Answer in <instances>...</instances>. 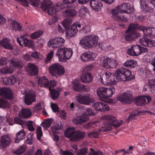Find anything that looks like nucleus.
<instances>
[{
	"mask_svg": "<svg viewBox=\"0 0 155 155\" xmlns=\"http://www.w3.org/2000/svg\"><path fill=\"white\" fill-rule=\"evenodd\" d=\"M115 73L116 76L114 73L106 72L105 74L106 84L104 82L103 78H101L100 80L101 83L104 84H114L117 82L116 80L124 81L134 78V76L132 74L131 71L125 68H119L116 71Z\"/></svg>",
	"mask_w": 155,
	"mask_h": 155,
	"instance_id": "1",
	"label": "nucleus"
},
{
	"mask_svg": "<svg viewBox=\"0 0 155 155\" xmlns=\"http://www.w3.org/2000/svg\"><path fill=\"white\" fill-rule=\"evenodd\" d=\"M104 121L103 123V126H102L101 129L99 130L97 132H89L88 135L90 137H92L94 138L98 137L100 131H107L112 129V127L113 126L116 128L120 126L123 122L122 120H117L115 117L110 115H107L104 117Z\"/></svg>",
	"mask_w": 155,
	"mask_h": 155,
	"instance_id": "2",
	"label": "nucleus"
},
{
	"mask_svg": "<svg viewBox=\"0 0 155 155\" xmlns=\"http://www.w3.org/2000/svg\"><path fill=\"white\" fill-rule=\"evenodd\" d=\"M64 135L70 139L71 141H76L82 140L84 137L83 132L79 130H75L74 127H69L64 132Z\"/></svg>",
	"mask_w": 155,
	"mask_h": 155,
	"instance_id": "3",
	"label": "nucleus"
},
{
	"mask_svg": "<svg viewBox=\"0 0 155 155\" xmlns=\"http://www.w3.org/2000/svg\"><path fill=\"white\" fill-rule=\"evenodd\" d=\"M41 7L42 10L50 15L54 14L56 12L58 11L59 8L58 4L54 5L53 2L51 0H44L41 4Z\"/></svg>",
	"mask_w": 155,
	"mask_h": 155,
	"instance_id": "4",
	"label": "nucleus"
},
{
	"mask_svg": "<svg viewBox=\"0 0 155 155\" xmlns=\"http://www.w3.org/2000/svg\"><path fill=\"white\" fill-rule=\"evenodd\" d=\"M115 89L111 86L109 88L101 87L97 90V94L102 101H104L105 99L111 97L114 92Z\"/></svg>",
	"mask_w": 155,
	"mask_h": 155,
	"instance_id": "5",
	"label": "nucleus"
},
{
	"mask_svg": "<svg viewBox=\"0 0 155 155\" xmlns=\"http://www.w3.org/2000/svg\"><path fill=\"white\" fill-rule=\"evenodd\" d=\"M73 53L72 49L71 48H60L57 51L56 55L58 57L59 61L62 62L70 59Z\"/></svg>",
	"mask_w": 155,
	"mask_h": 155,
	"instance_id": "6",
	"label": "nucleus"
},
{
	"mask_svg": "<svg viewBox=\"0 0 155 155\" xmlns=\"http://www.w3.org/2000/svg\"><path fill=\"white\" fill-rule=\"evenodd\" d=\"M97 39H81L80 44L81 46L85 49H88L93 46L96 49L102 47V43L98 42Z\"/></svg>",
	"mask_w": 155,
	"mask_h": 155,
	"instance_id": "7",
	"label": "nucleus"
},
{
	"mask_svg": "<svg viewBox=\"0 0 155 155\" xmlns=\"http://www.w3.org/2000/svg\"><path fill=\"white\" fill-rule=\"evenodd\" d=\"M22 65L20 61L18 60L12 61H11V65L8 66H5L2 68L0 70V72L5 74L12 73L13 70L14 68H21Z\"/></svg>",
	"mask_w": 155,
	"mask_h": 155,
	"instance_id": "8",
	"label": "nucleus"
},
{
	"mask_svg": "<svg viewBox=\"0 0 155 155\" xmlns=\"http://www.w3.org/2000/svg\"><path fill=\"white\" fill-rule=\"evenodd\" d=\"M148 49L139 45H134L129 48L127 51L128 54L133 56H137L143 53L148 51Z\"/></svg>",
	"mask_w": 155,
	"mask_h": 155,
	"instance_id": "9",
	"label": "nucleus"
},
{
	"mask_svg": "<svg viewBox=\"0 0 155 155\" xmlns=\"http://www.w3.org/2000/svg\"><path fill=\"white\" fill-rule=\"evenodd\" d=\"M49 69L50 73L53 76H56V74L61 76L65 72L64 67L60 64H57L51 65Z\"/></svg>",
	"mask_w": 155,
	"mask_h": 155,
	"instance_id": "10",
	"label": "nucleus"
},
{
	"mask_svg": "<svg viewBox=\"0 0 155 155\" xmlns=\"http://www.w3.org/2000/svg\"><path fill=\"white\" fill-rule=\"evenodd\" d=\"M132 94L130 91H127L117 97L118 100L124 103L130 104L132 101Z\"/></svg>",
	"mask_w": 155,
	"mask_h": 155,
	"instance_id": "11",
	"label": "nucleus"
},
{
	"mask_svg": "<svg viewBox=\"0 0 155 155\" xmlns=\"http://www.w3.org/2000/svg\"><path fill=\"white\" fill-rule=\"evenodd\" d=\"M77 100L80 104L89 105L93 103L94 99L91 96L90 94H86L85 95H80L77 97Z\"/></svg>",
	"mask_w": 155,
	"mask_h": 155,
	"instance_id": "12",
	"label": "nucleus"
},
{
	"mask_svg": "<svg viewBox=\"0 0 155 155\" xmlns=\"http://www.w3.org/2000/svg\"><path fill=\"white\" fill-rule=\"evenodd\" d=\"M12 139L8 134H4L1 137L0 143V149H5L12 143Z\"/></svg>",
	"mask_w": 155,
	"mask_h": 155,
	"instance_id": "13",
	"label": "nucleus"
},
{
	"mask_svg": "<svg viewBox=\"0 0 155 155\" xmlns=\"http://www.w3.org/2000/svg\"><path fill=\"white\" fill-rule=\"evenodd\" d=\"M101 63L103 67L105 68H113L115 66L114 65V60L112 58L106 57H104L101 58Z\"/></svg>",
	"mask_w": 155,
	"mask_h": 155,
	"instance_id": "14",
	"label": "nucleus"
},
{
	"mask_svg": "<svg viewBox=\"0 0 155 155\" xmlns=\"http://www.w3.org/2000/svg\"><path fill=\"white\" fill-rule=\"evenodd\" d=\"M118 9V8H117L111 10L112 18L119 22L126 21V18L119 13Z\"/></svg>",
	"mask_w": 155,
	"mask_h": 155,
	"instance_id": "15",
	"label": "nucleus"
},
{
	"mask_svg": "<svg viewBox=\"0 0 155 155\" xmlns=\"http://www.w3.org/2000/svg\"><path fill=\"white\" fill-rule=\"evenodd\" d=\"M64 42V39H50L48 42V46L51 48H58L63 46Z\"/></svg>",
	"mask_w": 155,
	"mask_h": 155,
	"instance_id": "16",
	"label": "nucleus"
},
{
	"mask_svg": "<svg viewBox=\"0 0 155 155\" xmlns=\"http://www.w3.org/2000/svg\"><path fill=\"white\" fill-rule=\"evenodd\" d=\"M151 98L148 96L140 95L137 98V103L138 105L143 106L151 100Z\"/></svg>",
	"mask_w": 155,
	"mask_h": 155,
	"instance_id": "17",
	"label": "nucleus"
},
{
	"mask_svg": "<svg viewBox=\"0 0 155 155\" xmlns=\"http://www.w3.org/2000/svg\"><path fill=\"white\" fill-rule=\"evenodd\" d=\"M93 108L96 110L101 111H105L109 110L107 104L102 102H97L93 104Z\"/></svg>",
	"mask_w": 155,
	"mask_h": 155,
	"instance_id": "18",
	"label": "nucleus"
},
{
	"mask_svg": "<svg viewBox=\"0 0 155 155\" xmlns=\"http://www.w3.org/2000/svg\"><path fill=\"white\" fill-rule=\"evenodd\" d=\"M26 70L31 76L36 75L38 72V68L35 64L32 63H28L26 67Z\"/></svg>",
	"mask_w": 155,
	"mask_h": 155,
	"instance_id": "19",
	"label": "nucleus"
},
{
	"mask_svg": "<svg viewBox=\"0 0 155 155\" xmlns=\"http://www.w3.org/2000/svg\"><path fill=\"white\" fill-rule=\"evenodd\" d=\"M96 56V55L94 53L89 51L84 52L81 55L80 57L83 61L86 62L94 60Z\"/></svg>",
	"mask_w": 155,
	"mask_h": 155,
	"instance_id": "20",
	"label": "nucleus"
},
{
	"mask_svg": "<svg viewBox=\"0 0 155 155\" xmlns=\"http://www.w3.org/2000/svg\"><path fill=\"white\" fill-rule=\"evenodd\" d=\"M136 29H139L143 33L144 30L146 29V27L143 26H141L138 24L130 23L129 24L128 29L126 30L125 33L126 34H128L129 32L133 31Z\"/></svg>",
	"mask_w": 155,
	"mask_h": 155,
	"instance_id": "21",
	"label": "nucleus"
},
{
	"mask_svg": "<svg viewBox=\"0 0 155 155\" xmlns=\"http://www.w3.org/2000/svg\"><path fill=\"white\" fill-rule=\"evenodd\" d=\"M36 95L34 93H29L25 94V102L28 105H29L36 101Z\"/></svg>",
	"mask_w": 155,
	"mask_h": 155,
	"instance_id": "22",
	"label": "nucleus"
},
{
	"mask_svg": "<svg viewBox=\"0 0 155 155\" xmlns=\"http://www.w3.org/2000/svg\"><path fill=\"white\" fill-rule=\"evenodd\" d=\"M72 87L73 89L77 92L88 91L90 90L88 86L82 85L78 82H75Z\"/></svg>",
	"mask_w": 155,
	"mask_h": 155,
	"instance_id": "23",
	"label": "nucleus"
},
{
	"mask_svg": "<svg viewBox=\"0 0 155 155\" xmlns=\"http://www.w3.org/2000/svg\"><path fill=\"white\" fill-rule=\"evenodd\" d=\"M0 96L4 98L10 99L12 94L9 87H2L0 88Z\"/></svg>",
	"mask_w": 155,
	"mask_h": 155,
	"instance_id": "24",
	"label": "nucleus"
},
{
	"mask_svg": "<svg viewBox=\"0 0 155 155\" xmlns=\"http://www.w3.org/2000/svg\"><path fill=\"white\" fill-rule=\"evenodd\" d=\"M89 3L92 9L97 12L100 11L102 7L100 0H91Z\"/></svg>",
	"mask_w": 155,
	"mask_h": 155,
	"instance_id": "25",
	"label": "nucleus"
},
{
	"mask_svg": "<svg viewBox=\"0 0 155 155\" xmlns=\"http://www.w3.org/2000/svg\"><path fill=\"white\" fill-rule=\"evenodd\" d=\"M31 115V110L29 108H22L19 112L18 116L19 117L24 119H27L30 117Z\"/></svg>",
	"mask_w": 155,
	"mask_h": 155,
	"instance_id": "26",
	"label": "nucleus"
},
{
	"mask_svg": "<svg viewBox=\"0 0 155 155\" xmlns=\"http://www.w3.org/2000/svg\"><path fill=\"white\" fill-rule=\"evenodd\" d=\"M119 9L121 10V12L131 14L133 12L134 8L131 7L130 4H123L120 5L119 7Z\"/></svg>",
	"mask_w": 155,
	"mask_h": 155,
	"instance_id": "27",
	"label": "nucleus"
},
{
	"mask_svg": "<svg viewBox=\"0 0 155 155\" xmlns=\"http://www.w3.org/2000/svg\"><path fill=\"white\" fill-rule=\"evenodd\" d=\"M68 30L66 34L67 38H70L74 37L76 35L78 31L77 26L73 24L72 25L70 29Z\"/></svg>",
	"mask_w": 155,
	"mask_h": 155,
	"instance_id": "28",
	"label": "nucleus"
},
{
	"mask_svg": "<svg viewBox=\"0 0 155 155\" xmlns=\"http://www.w3.org/2000/svg\"><path fill=\"white\" fill-rule=\"evenodd\" d=\"M88 120L87 116L82 115L79 116L75 117L72 120V122L75 124H81Z\"/></svg>",
	"mask_w": 155,
	"mask_h": 155,
	"instance_id": "29",
	"label": "nucleus"
},
{
	"mask_svg": "<svg viewBox=\"0 0 155 155\" xmlns=\"http://www.w3.org/2000/svg\"><path fill=\"white\" fill-rule=\"evenodd\" d=\"M81 81L84 83H89L93 79L92 74L89 72L83 73L81 77Z\"/></svg>",
	"mask_w": 155,
	"mask_h": 155,
	"instance_id": "30",
	"label": "nucleus"
},
{
	"mask_svg": "<svg viewBox=\"0 0 155 155\" xmlns=\"http://www.w3.org/2000/svg\"><path fill=\"white\" fill-rule=\"evenodd\" d=\"M8 39H2L0 41V45L2 47L5 49L12 50L13 48V46L10 42Z\"/></svg>",
	"mask_w": 155,
	"mask_h": 155,
	"instance_id": "31",
	"label": "nucleus"
},
{
	"mask_svg": "<svg viewBox=\"0 0 155 155\" xmlns=\"http://www.w3.org/2000/svg\"><path fill=\"white\" fill-rule=\"evenodd\" d=\"M38 84L41 87H49V81L45 76L40 77L38 81Z\"/></svg>",
	"mask_w": 155,
	"mask_h": 155,
	"instance_id": "32",
	"label": "nucleus"
},
{
	"mask_svg": "<svg viewBox=\"0 0 155 155\" xmlns=\"http://www.w3.org/2000/svg\"><path fill=\"white\" fill-rule=\"evenodd\" d=\"M16 79L15 77L11 76L8 78H3V83L6 85H13L16 83Z\"/></svg>",
	"mask_w": 155,
	"mask_h": 155,
	"instance_id": "33",
	"label": "nucleus"
},
{
	"mask_svg": "<svg viewBox=\"0 0 155 155\" xmlns=\"http://www.w3.org/2000/svg\"><path fill=\"white\" fill-rule=\"evenodd\" d=\"M141 45L144 46L151 47L155 46V41L151 39H139Z\"/></svg>",
	"mask_w": 155,
	"mask_h": 155,
	"instance_id": "34",
	"label": "nucleus"
},
{
	"mask_svg": "<svg viewBox=\"0 0 155 155\" xmlns=\"http://www.w3.org/2000/svg\"><path fill=\"white\" fill-rule=\"evenodd\" d=\"M17 40L19 45L21 47H23V45L25 46H31L33 45V41L31 39H21L22 41H20V39Z\"/></svg>",
	"mask_w": 155,
	"mask_h": 155,
	"instance_id": "35",
	"label": "nucleus"
},
{
	"mask_svg": "<svg viewBox=\"0 0 155 155\" xmlns=\"http://www.w3.org/2000/svg\"><path fill=\"white\" fill-rule=\"evenodd\" d=\"M49 90H50L51 96L52 98L54 100L56 99L59 97L60 92L61 91V89L60 88H58L56 89H51V87H49Z\"/></svg>",
	"mask_w": 155,
	"mask_h": 155,
	"instance_id": "36",
	"label": "nucleus"
},
{
	"mask_svg": "<svg viewBox=\"0 0 155 155\" xmlns=\"http://www.w3.org/2000/svg\"><path fill=\"white\" fill-rule=\"evenodd\" d=\"M63 14L64 16H65L73 17L77 15V12L74 9H69L64 11Z\"/></svg>",
	"mask_w": 155,
	"mask_h": 155,
	"instance_id": "37",
	"label": "nucleus"
},
{
	"mask_svg": "<svg viewBox=\"0 0 155 155\" xmlns=\"http://www.w3.org/2000/svg\"><path fill=\"white\" fill-rule=\"evenodd\" d=\"M143 34L147 36H150L151 38H154L155 36V28H153L146 27Z\"/></svg>",
	"mask_w": 155,
	"mask_h": 155,
	"instance_id": "38",
	"label": "nucleus"
},
{
	"mask_svg": "<svg viewBox=\"0 0 155 155\" xmlns=\"http://www.w3.org/2000/svg\"><path fill=\"white\" fill-rule=\"evenodd\" d=\"M25 135V133L24 130H21L15 135V142L16 143H18L19 140L23 139Z\"/></svg>",
	"mask_w": 155,
	"mask_h": 155,
	"instance_id": "39",
	"label": "nucleus"
},
{
	"mask_svg": "<svg viewBox=\"0 0 155 155\" xmlns=\"http://www.w3.org/2000/svg\"><path fill=\"white\" fill-rule=\"evenodd\" d=\"M72 23V19L70 18H67L65 19L63 21L62 24L66 30H69Z\"/></svg>",
	"mask_w": 155,
	"mask_h": 155,
	"instance_id": "40",
	"label": "nucleus"
},
{
	"mask_svg": "<svg viewBox=\"0 0 155 155\" xmlns=\"http://www.w3.org/2000/svg\"><path fill=\"white\" fill-rule=\"evenodd\" d=\"M126 34L125 39H133L139 38V36L140 35L139 33L135 31L129 32L128 34Z\"/></svg>",
	"mask_w": 155,
	"mask_h": 155,
	"instance_id": "41",
	"label": "nucleus"
},
{
	"mask_svg": "<svg viewBox=\"0 0 155 155\" xmlns=\"http://www.w3.org/2000/svg\"><path fill=\"white\" fill-rule=\"evenodd\" d=\"M137 63V62L135 61L129 60L124 63V65L125 67L134 68L135 66Z\"/></svg>",
	"mask_w": 155,
	"mask_h": 155,
	"instance_id": "42",
	"label": "nucleus"
},
{
	"mask_svg": "<svg viewBox=\"0 0 155 155\" xmlns=\"http://www.w3.org/2000/svg\"><path fill=\"white\" fill-rule=\"evenodd\" d=\"M97 122H92L84 125V128L86 130H91L95 128L97 126Z\"/></svg>",
	"mask_w": 155,
	"mask_h": 155,
	"instance_id": "43",
	"label": "nucleus"
},
{
	"mask_svg": "<svg viewBox=\"0 0 155 155\" xmlns=\"http://www.w3.org/2000/svg\"><path fill=\"white\" fill-rule=\"evenodd\" d=\"M148 87L149 88L151 92H155V79L150 80L148 82Z\"/></svg>",
	"mask_w": 155,
	"mask_h": 155,
	"instance_id": "44",
	"label": "nucleus"
},
{
	"mask_svg": "<svg viewBox=\"0 0 155 155\" xmlns=\"http://www.w3.org/2000/svg\"><path fill=\"white\" fill-rule=\"evenodd\" d=\"M9 104L8 102L0 98V108H9Z\"/></svg>",
	"mask_w": 155,
	"mask_h": 155,
	"instance_id": "45",
	"label": "nucleus"
},
{
	"mask_svg": "<svg viewBox=\"0 0 155 155\" xmlns=\"http://www.w3.org/2000/svg\"><path fill=\"white\" fill-rule=\"evenodd\" d=\"M154 7V5L150 1L143 10L146 12H152Z\"/></svg>",
	"mask_w": 155,
	"mask_h": 155,
	"instance_id": "46",
	"label": "nucleus"
},
{
	"mask_svg": "<svg viewBox=\"0 0 155 155\" xmlns=\"http://www.w3.org/2000/svg\"><path fill=\"white\" fill-rule=\"evenodd\" d=\"M43 31H38L31 34L30 36L31 39H36L39 38L43 34Z\"/></svg>",
	"mask_w": 155,
	"mask_h": 155,
	"instance_id": "47",
	"label": "nucleus"
},
{
	"mask_svg": "<svg viewBox=\"0 0 155 155\" xmlns=\"http://www.w3.org/2000/svg\"><path fill=\"white\" fill-rule=\"evenodd\" d=\"M88 149L84 147L78 150L76 152L77 155H86L87 153Z\"/></svg>",
	"mask_w": 155,
	"mask_h": 155,
	"instance_id": "48",
	"label": "nucleus"
},
{
	"mask_svg": "<svg viewBox=\"0 0 155 155\" xmlns=\"http://www.w3.org/2000/svg\"><path fill=\"white\" fill-rule=\"evenodd\" d=\"M84 110H85V111L84 112L82 115L87 116L88 119H89V116L94 115L92 109L91 108H86Z\"/></svg>",
	"mask_w": 155,
	"mask_h": 155,
	"instance_id": "49",
	"label": "nucleus"
},
{
	"mask_svg": "<svg viewBox=\"0 0 155 155\" xmlns=\"http://www.w3.org/2000/svg\"><path fill=\"white\" fill-rule=\"evenodd\" d=\"M12 26L13 29L15 30L20 31L21 28V27L20 25L15 21H13L12 23Z\"/></svg>",
	"mask_w": 155,
	"mask_h": 155,
	"instance_id": "50",
	"label": "nucleus"
},
{
	"mask_svg": "<svg viewBox=\"0 0 155 155\" xmlns=\"http://www.w3.org/2000/svg\"><path fill=\"white\" fill-rule=\"evenodd\" d=\"M52 120L51 118L47 119L42 124V126L45 128H48L52 123Z\"/></svg>",
	"mask_w": 155,
	"mask_h": 155,
	"instance_id": "51",
	"label": "nucleus"
},
{
	"mask_svg": "<svg viewBox=\"0 0 155 155\" xmlns=\"http://www.w3.org/2000/svg\"><path fill=\"white\" fill-rule=\"evenodd\" d=\"M14 122L16 124H19L22 126L26 124L25 121L21 120L18 117H15L14 118Z\"/></svg>",
	"mask_w": 155,
	"mask_h": 155,
	"instance_id": "52",
	"label": "nucleus"
},
{
	"mask_svg": "<svg viewBox=\"0 0 155 155\" xmlns=\"http://www.w3.org/2000/svg\"><path fill=\"white\" fill-rule=\"evenodd\" d=\"M42 136V132L41 127L40 126L38 127L37 128V139L38 140H40Z\"/></svg>",
	"mask_w": 155,
	"mask_h": 155,
	"instance_id": "53",
	"label": "nucleus"
},
{
	"mask_svg": "<svg viewBox=\"0 0 155 155\" xmlns=\"http://www.w3.org/2000/svg\"><path fill=\"white\" fill-rule=\"evenodd\" d=\"M90 149L91 151L88 155H103V153L100 151H96L93 149L92 148H91Z\"/></svg>",
	"mask_w": 155,
	"mask_h": 155,
	"instance_id": "54",
	"label": "nucleus"
},
{
	"mask_svg": "<svg viewBox=\"0 0 155 155\" xmlns=\"http://www.w3.org/2000/svg\"><path fill=\"white\" fill-rule=\"evenodd\" d=\"M150 2V1L148 0H140V3L141 9L143 10Z\"/></svg>",
	"mask_w": 155,
	"mask_h": 155,
	"instance_id": "55",
	"label": "nucleus"
},
{
	"mask_svg": "<svg viewBox=\"0 0 155 155\" xmlns=\"http://www.w3.org/2000/svg\"><path fill=\"white\" fill-rule=\"evenodd\" d=\"M54 54V51H51L47 55V58L45 60V63H47L49 62L51 59Z\"/></svg>",
	"mask_w": 155,
	"mask_h": 155,
	"instance_id": "56",
	"label": "nucleus"
},
{
	"mask_svg": "<svg viewBox=\"0 0 155 155\" xmlns=\"http://www.w3.org/2000/svg\"><path fill=\"white\" fill-rule=\"evenodd\" d=\"M51 109L54 112H57L58 111L59 108L58 106L56 104H51Z\"/></svg>",
	"mask_w": 155,
	"mask_h": 155,
	"instance_id": "57",
	"label": "nucleus"
},
{
	"mask_svg": "<svg viewBox=\"0 0 155 155\" xmlns=\"http://www.w3.org/2000/svg\"><path fill=\"white\" fill-rule=\"evenodd\" d=\"M27 126L28 129L31 131H33L35 129L32 125V121H29L27 122Z\"/></svg>",
	"mask_w": 155,
	"mask_h": 155,
	"instance_id": "58",
	"label": "nucleus"
},
{
	"mask_svg": "<svg viewBox=\"0 0 155 155\" xmlns=\"http://www.w3.org/2000/svg\"><path fill=\"white\" fill-rule=\"evenodd\" d=\"M30 3L32 5L38 6L40 4V0H29Z\"/></svg>",
	"mask_w": 155,
	"mask_h": 155,
	"instance_id": "59",
	"label": "nucleus"
},
{
	"mask_svg": "<svg viewBox=\"0 0 155 155\" xmlns=\"http://www.w3.org/2000/svg\"><path fill=\"white\" fill-rule=\"evenodd\" d=\"M18 2L20 4H22L24 6H27L28 5V3L27 0H15Z\"/></svg>",
	"mask_w": 155,
	"mask_h": 155,
	"instance_id": "60",
	"label": "nucleus"
},
{
	"mask_svg": "<svg viewBox=\"0 0 155 155\" xmlns=\"http://www.w3.org/2000/svg\"><path fill=\"white\" fill-rule=\"evenodd\" d=\"M25 151V149L24 147H21L20 148L18 149L14 153L16 154L19 155L23 153Z\"/></svg>",
	"mask_w": 155,
	"mask_h": 155,
	"instance_id": "61",
	"label": "nucleus"
},
{
	"mask_svg": "<svg viewBox=\"0 0 155 155\" xmlns=\"http://www.w3.org/2000/svg\"><path fill=\"white\" fill-rule=\"evenodd\" d=\"M23 58L25 61H30L32 59L31 54H26L24 55L23 56Z\"/></svg>",
	"mask_w": 155,
	"mask_h": 155,
	"instance_id": "62",
	"label": "nucleus"
},
{
	"mask_svg": "<svg viewBox=\"0 0 155 155\" xmlns=\"http://www.w3.org/2000/svg\"><path fill=\"white\" fill-rule=\"evenodd\" d=\"M8 63L7 58H0V65L2 66Z\"/></svg>",
	"mask_w": 155,
	"mask_h": 155,
	"instance_id": "63",
	"label": "nucleus"
},
{
	"mask_svg": "<svg viewBox=\"0 0 155 155\" xmlns=\"http://www.w3.org/2000/svg\"><path fill=\"white\" fill-rule=\"evenodd\" d=\"M57 20V18L56 17H53L51 18L49 21L48 23L49 25H51L55 22Z\"/></svg>",
	"mask_w": 155,
	"mask_h": 155,
	"instance_id": "64",
	"label": "nucleus"
}]
</instances>
